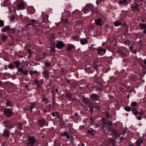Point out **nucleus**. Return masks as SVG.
I'll return each instance as SVG.
<instances>
[{
	"label": "nucleus",
	"instance_id": "obj_1",
	"mask_svg": "<svg viewBox=\"0 0 146 146\" xmlns=\"http://www.w3.org/2000/svg\"><path fill=\"white\" fill-rule=\"evenodd\" d=\"M3 123L6 127L9 129L13 128L15 125V124L14 123L7 121L3 122Z\"/></svg>",
	"mask_w": 146,
	"mask_h": 146
},
{
	"label": "nucleus",
	"instance_id": "obj_2",
	"mask_svg": "<svg viewBox=\"0 0 146 146\" xmlns=\"http://www.w3.org/2000/svg\"><path fill=\"white\" fill-rule=\"evenodd\" d=\"M3 113L6 116L9 117L12 115L13 113L12 109L5 108Z\"/></svg>",
	"mask_w": 146,
	"mask_h": 146
},
{
	"label": "nucleus",
	"instance_id": "obj_3",
	"mask_svg": "<svg viewBox=\"0 0 146 146\" xmlns=\"http://www.w3.org/2000/svg\"><path fill=\"white\" fill-rule=\"evenodd\" d=\"M27 140L29 141L28 144L29 145L33 146L35 144L36 142V141L34 138L33 137H29L27 139Z\"/></svg>",
	"mask_w": 146,
	"mask_h": 146
},
{
	"label": "nucleus",
	"instance_id": "obj_4",
	"mask_svg": "<svg viewBox=\"0 0 146 146\" xmlns=\"http://www.w3.org/2000/svg\"><path fill=\"white\" fill-rule=\"evenodd\" d=\"M64 45V44L62 41H58L57 42L55 47L57 49H61Z\"/></svg>",
	"mask_w": 146,
	"mask_h": 146
},
{
	"label": "nucleus",
	"instance_id": "obj_5",
	"mask_svg": "<svg viewBox=\"0 0 146 146\" xmlns=\"http://www.w3.org/2000/svg\"><path fill=\"white\" fill-rule=\"evenodd\" d=\"M43 69L44 70L42 72V74L44 76L45 78L48 79L49 75V73L48 70L46 69L45 67H43Z\"/></svg>",
	"mask_w": 146,
	"mask_h": 146
},
{
	"label": "nucleus",
	"instance_id": "obj_6",
	"mask_svg": "<svg viewBox=\"0 0 146 146\" xmlns=\"http://www.w3.org/2000/svg\"><path fill=\"white\" fill-rule=\"evenodd\" d=\"M97 50L98 51V54L101 56L104 54L106 51L105 49H103L101 47L98 48L97 49Z\"/></svg>",
	"mask_w": 146,
	"mask_h": 146
},
{
	"label": "nucleus",
	"instance_id": "obj_7",
	"mask_svg": "<svg viewBox=\"0 0 146 146\" xmlns=\"http://www.w3.org/2000/svg\"><path fill=\"white\" fill-rule=\"evenodd\" d=\"M95 24L98 26H102L103 24V22L101 18L95 19Z\"/></svg>",
	"mask_w": 146,
	"mask_h": 146
},
{
	"label": "nucleus",
	"instance_id": "obj_8",
	"mask_svg": "<svg viewBox=\"0 0 146 146\" xmlns=\"http://www.w3.org/2000/svg\"><path fill=\"white\" fill-rule=\"evenodd\" d=\"M11 134L10 131L7 129H4L3 133V135L5 137H9Z\"/></svg>",
	"mask_w": 146,
	"mask_h": 146
},
{
	"label": "nucleus",
	"instance_id": "obj_9",
	"mask_svg": "<svg viewBox=\"0 0 146 146\" xmlns=\"http://www.w3.org/2000/svg\"><path fill=\"white\" fill-rule=\"evenodd\" d=\"M67 45L66 50L68 52L71 51L72 49L75 48V45L69 43L67 44Z\"/></svg>",
	"mask_w": 146,
	"mask_h": 146
},
{
	"label": "nucleus",
	"instance_id": "obj_10",
	"mask_svg": "<svg viewBox=\"0 0 146 146\" xmlns=\"http://www.w3.org/2000/svg\"><path fill=\"white\" fill-rule=\"evenodd\" d=\"M34 82L37 87H40L43 83V81L42 79L40 80H35Z\"/></svg>",
	"mask_w": 146,
	"mask_h": 146
},
{
	"label": "nucleus",
	"instance_id": "obj_11",
	"mask_svg": "<svg viewBox=\"0 0 146 146\" xmlns=\"http://www.w3.org/2000/svg\"><path fill=\"white\" fill-rule=\"evenodd\" d=\"M35 103H30L28 105V110H30V112H32V109L34 108L35 106Z\"/></svg>",
	"mask_w": 146,
	"mask_h": 146
},
{
	"label": "nucleus",
	"instance_id": "obj_12",
	"mask_svg": "<svg viewBox=\"0 0 146 146\" xmlns=\"http://www.w3.org/2000/svg\"><path fill=\"white\" fill-rule=\"evenodd\" d=\"M38 124L40 126L42 127L44 125L45 121L44 119H41L38 121Z\"/></svg>",
	"mask_w": 146,
	"mask_h": 146
},
{
	"label": "nucleus",
	"instance_id": "obj_13",
	"mask_svg": "<svg viewBox=\"0 0 146 146\" xmlns=\"http://www.w3.org/2000/svg\"><path fill=\"white\" fill-rule=\"evenodd\" d=\"M18 7L21 9H23L25 7V5L23 2H21L18 4Z\"/></svg>",
	"mask_w": 146,
	"mask_h": 146
},
{
	"label": "nucleus",
	"instance_id": "obj_14",
	"mask_svg": "<svg viewBox=\"0 0 146 146\" xmlns=\"http://www.w3.org/2000/svg\"><path fill=\"white\" fill-rule=\"evenodd\" d=\"M80 42L82 45H84L87 43L88 40L85 38H82L80 40Z\"/></svg>",
	"mask_w": 146,
	"mask_h": 146
},
{
	"label": "nucleus",
	"instance_id": "obj_15",
	"mask_svg": "<svg viewBox=\"0 0 146 146\" xmlns=\"http://www.w3.org/2000/svg\"><path fill=\"white\" fill-rule=\"evenodd\" d=\"M91 99H93L94 100H97L98 98V97L97 94H92L90 96Z\"/></svg>",
	"mask_w": 146,
	"mask_h": 146
},
{
	"label": "nucleus",
	"instance_id": "obj_16",
	"mask_svg": "<svg viewBox=\"0 0 146 146\" xmlns=\"http://www.w3.org/2000/svg\"><path fill=\"white\" fill-rule=\"evenodd\" d=\"M10 30V28L9 27L6 26L1 30V31L2 32H5L6 31H9Z\"/></svg>",
	"mask_w": 146,
	"mask_h": 146
},
{
	"label": "nucleus",
	"instance_id": "obj_17",
	"mask_svg": "<svg viewBox=\"0 0 146 146\" xmlns=\"http://www.w3.org/2000/svg\"><path fill=\"white\" fill-rule=\"evenodd\" d=\"M86 7L89 11H93L94 9V6L92 4H90L87 5Z\"/></svg>",
	"mask_w": 146,
	"mask_h": 146
},
{
	"label": "nucleus",
	"instance_id": "obj_18",
	"mask_svg": "<svg viewBox=\"0 0 146 146\" xmlns=\"http://www.w3.org/2000/svg\"><path fill=\"white\" fill-rule=\"evenodd\" d=\"M143 142V139L141 138L138 139L136 142V145L137 146H140L141 144Z\"/></svg>",
	"mask_w": 146,
	"mask_h": 146
},
{
	"label": "nucleus",
	"instance_id": "obj_19",
	"mask_svg": "<svg viewBox=\"0 0 146 146\" xmlns=\"http://www.w3.org/2000/svg\"><path fill=\"white\" fill-rule=\"evenodd\" d=\"M131 10L133 11H138L139 10L138 6L136 5L135 6H132L131 7Z\"/></svg>",
	"mask_w": 146,
	"mask_h": 146
},
{
	"label": "nucleus",
	"instance_id": "obj_20",
	"mask_svg": "<svg viewBox=\"0 0 146 146\" xmlns=\"http://www.w3.org/2000/svg\"><path fill=\"white\" fill-rule=\"evenodd\" d=\"M114 23V26L116 27L120 26L122 25V22H121L120 21H115Z\"/></svg>",
	"mask_w": 146,
	"mask_h": 146
},
{
	"label": "nucleus",
	"instance_id": "obj_21",
	"mask_svg": "<svg viewBox=\"0 0 146 146\" xmlns=\"http://www.w3.org/2000/svg\"><path fill=\"white\" fill-rule=\"evenodd\" d=\"M7 36L5 34H3L1 35V40L4 42L6 41V40L7 38Z\"/></svg>",
	"mask_w": 146,
	"mask_h": 146
},
{
	"label": "nucleus",
	"instance_id": "obj_22",
	"mask_svg": "<svg viewBox=\"0 0 146 146\" xmlns=\"http://www.w3.org/2000/svg\"><path fill=\"white\" fill-rule=\"evenodd\" d=\"M132 110L133 111V114L135 116V117H136L137 115L139 113V112L137 110V109H135L134 108H132Z\"/></svg>",
	"mask_w": 146,
	"mask_h": 146
},
{
	"label": "nucleus",
	"instance_id": "obj_23",
	"mask_svg": "<svg viewBox=\"0 0 146 146\" xmlns=\"http://www.w3.org/2000/svg\"><path fill=\"white\" fill-rule=\"evenodd\" d=\"M88 107L90 108V111L92 112L93 111V109L94 107V105L92 103H89Z\"/></svg>",
	"mask_w": 146,
	"mask_h": 146
},
{
	"label": "nucleus",
	"instance_id": "obj_24",
	"mask_svg": "<svg viewBox=\"0 0 146 146\" xmlns=\"http://www.w3.org/2000/svg\"><path fill=\"white\" fill-rule=\"evenodd\" d=\"M139 26L142 29H144L146 28V25L145 23H142L139 24Z\"/></svg>",
	"mask_w": 146,
	"mask_h": 146
},
{
	"label": "nucleus",
	"instance_id": "obj_25",
	"mask_svg": "<svg viewBox=\"0 0 146 146\" xmlns=\"http://www.w3.org/2000/svg\"><path fill=\"white\" fill-rule=\"evenodd\" d=\"M112 132L115 135L116 137H120V135L118 134V132L115 129H113Z\"/></svg>",
	"mask_w": 146,
	"mask_h": 146
},
{
	"label": "nucleus",
	"instance_id": "obj_26",
	"mask_svg": "<svg viewBox=\"0 0 146 146\" xmlns=\"http://www.w3.org/2000/svg\"><path fill=\"white\" fill-rule=\"evenodd\" d=\"M13 63L15 64L16 68H18L19 67L20 64V62L18 60L14 61Z\"/></svg>",
	"mask_w": 146,
	"mask_h": 146
},
{
	"label": "nucleus",
	"instance_id": "obj_27",
	"mask_svg": "<svg viewBox=\"0 0 146 146\" xmlns=\"http://www.w3.org/2000/svg\"><path fill=\"white\" fill-rule=\"evenodd\" d=\"M6 102L5 103L7 106H10L11 107H12V105L11 104V102L9 101L8 100H5Z\"/></svg>",
	"mask_w": 146,
	"mask_h": 146
},
{
	"label": "nucleus",
	"instance_id": "obj_28",
	"mask_svg": "<svg viewBox=\"0 0 146 146\" xmlns=\"http://www.w3.org/2000/svg\"><path fill=\"white\" fill-rule=\"evenodd\" d=\"M139 112V115H144L145 114V111L143 109H141L140 110V111Z\"/></svg>",
	"mask_w": 146,
	"mask_h": 146
},
{
	"label": "nucleus",
	"instance_id": "obj_29",
	"mask_svg": "<svg viewBox=\"0 0 146 146\" xmlns=\"http://www.w3.org/2000/svg\"><path fill=\"white\" fill-rule=\"evenodd\" d=\"M105 124H106L108 125V127H112V123L111 121L110 122H106L105 123Z\"/></svg>",
	"mask_w": 146,
	"mask_h": 146
},
{
	"label": "nucleus",
	"instance_id": "obj_30",
	"mask_svg": "<svg viewBox=\"0 0 146 146\" xmlns=\"http://www.w3.org/2000/svg\"><path fill=\"white\" fill-rule=\"evenodd\" d=\"M125 110L129 112L131 110V108L130 107L126 106L125 107Z\"/></svg>",
	"mask_w": 146,
	"mask_h": 146
},
{
	"label": "nucleus",
	"instance_id": "obj_31",
	"mask_svg": "<svg viewBox=\"0 0 146 146\" xmlns=\"http://www.w3.org/2000/svg\"><path fill=\"white\" fill-rule=\"evenodd\" d=\"M44 64L46 67H49L51 65V63L49 62H46L44 63Z\"/></svg>",
	"mask_w": 146,
	"mask_h": 146
},
{
	"label": "nucleus",
	"instance_id": "obj_32",
	"mask_svg": "<svg viewBox=\"0 0 146 146\" xmlns=\"http://www.w3.org/2000/svg\"><path fill=\"white\" fill-rule=\"evenodd\" d=\"M83 11L84 12V13H87L89 11L87 7H86V8L85 9H83Z\"/></svg>",
	"mask_w": 146,
	"mask_h": 146
},
{
	"label": "nucleus",
	"instance_id": "obj_33",
	"mask_svg": "<svg viewBox=\"0 0 146 146\" xmlns=\"http://www.w3.org/2000/svg\"><path fill=\"white\" fill-rule=\"evenodd\" d=\"M98 66L96 63H94L93 66L92 67L93 68H94L95 69H97L98 68Z\"/></svg>",
	"mask_w": 146,
	"mask_h": 146
},
{
	"label": "nucleus",
	"instance_id": "obj_34",
	"mask_svg": "<svg viewBox=\"0 0 146 146\" xmlns=\"http://www.w3.org/2000/svg\"><path fill=\"white\" fill-rule=\"evenodd\" d=\"M8 66V68L10 69H13V68L14 67V65L12 64H9Z\"/></svg>",
	"mask_w": 146,
	"mask_h": 146
},
{
	"label": "nucleus",
	"instance_id": "obj_35",
	"mask_svg": "<svg viewBox=\"0 0 146 146\" xmlns=\"http://www.w3.org/2000/svg\"><path fill=\"white\" fill-rule=\"evenodd\" d=\"M137 105V103L135 102H132L131 103V105L132 107L136 106Z\"/></svg>",
	"mask_w": 146,
	"mask_h": 146
},
{
	"label": "nucleus",
	"instance_id": "obj_36",
	"mask_svg": "<svg viewBox=\"0 0 146 146\" xmlns=\"http://www.w3.org/2000/svg\"><path fill=\"white\" fill-rule=\"evenodd\" d=\"M119 3L120 4H121L122 3H125L127 4V0H122L120 1H119Z\"/></svg>",
	"mask_w": 146,
	"mask_h": 146
},
{
	"label": "nucleus",
	"instance_id": "obj_37",
	"mask_svg": "<svg viewBox=\"0 0 146 146\" xmlns=\"http://www.w3.org/2000/svg\"><path fill=\"white\" fill-rule=\"evenodd\" d=\"M94 131V130L93 129V130H88V131H87V132L88 133H90L92 135H94V134L93 133V131Z\"/></svg>",
	"mask_w": 146,
	"mask_h": 146
},
{
	"label": "nucleus",
	"instance_id": "obj_38",
	"mask_svg": "<svg viewBox=\"0 0 146 146\" xmlns=\"http://www.w3.org/2000/svg\"><path fill=\"white\" fill-rule=\"evenodd\" d=\"M124 43L125 45L129 46L130 44V42L129 40H127L124 41Z\"/></svg>",
	"mask_w": 146,
	"mask_h": 146
},
{
	"label": "nucleus",
	"instance_id": "obj_39",
	"mask_svg": "<svg viewBox=\"0 0 146 146\" xmlns=\"http://www.w3.org/2000/svg\"><path fill=\"white\" fill-rule=\"evenodd\" d=\"M4 21L0 19V26L1 27H2L4 26Z\"/></svg>",
	"mask_w": 146,
	"mask_h": 146
},
{
	"label": "nucleus",
	"instance_id": "obj_40",
	"mask_svg": "<svg viewBox=\"0 0 146 146\" xmlns=\"http://www.w3.org/2000/svg\"><path fill=\"white\" fill-rule=\"evenodd\" d=\"M28 72V70H27L26 69H25V71H23L22 73L25 75H26L27 74Z\"/></svg>",
	"mask_w": 146,
	"mask_h": 146
},
{
	"label": "nucleus",
	"instance_id": "obj_41",
	"mask_svg": "<svg viewBox=\"0 0 146 146\" xmlns=\"http://www.w3.org/2000/svg\"><path fill=\"white\" fill-rule=\"evenodd\" d=\"M17 128L18 129L20 130H21L22 128L21 125L20 124H18L17 126Z\"/></svg>",
	"mask_w": 146,
	"mask_h": 146
},
{
	"label": "nucleus",
	"instance_id": "obj_42",
	"mask_svg": "<svg viewBox=\"0 0 146 146\" xmlns=\"http://www.w3.org/2000/svg\"><path fill=\"white\" fill-rule=\"evenodd\" d=\"M50 50L51 52L54 53L55 52V48L54 47L51 48Z\"/></svg>",
	"mask_w": 146,
	"mask_h": 146
},
{
	"label": "nucleus",
	"instance_id": "obj_43",
	"mask_svg": "<svg viewBox=\"0 0 146 146\" xmlns=\"http://www.w3.org/2000/svg\"><path fill=\"white\" fill-rule=\"evenodd\" d=\"M68 134V133L67 132H65L63 133H62L61 134L62 136H66Z\"/></svg>",
	"mask_w": 146,
	"mask_h": 146
},
{
	"label": "nucleus",
	"instance_id": "obj_44",
	"mask_svg": "<svg viewBox=\"0 0 146 146\" xmlns=\"http://www.w3.org/2000/svg\"><path fill=\"white\" fill-rule=\"evenodd\" d=\"M135 117L137 118V119L139 120H141L142 119L141 115H139V116H136V117Z\"/></svg>",
	"mask_w": 146,
	"mask_h": 146
},
{
	"label": "nucleus",
	"instance_id": "obj_45",
	"mask_svg": "<svg viewBox=\"0 0 146 146\" xmlns=\"http://www.w3.org/2000/svg\"><path fill=\"white\" fill-rule=\"evenodd\" d=\"M17 70L21 72H22L23 71V68H18Z\"/></svg>",
	"mask_w": 146,
	"mask_h": 146
},
{
	"label": "nucleus",
	"instance_id": "obj_46",
	"mask_svg": "<svg viewBox=\"0 0 146 146\" xmlns=\"http://www.w3.org/2000/svg\"><path fill=\"white\" fill-rule=\"evenodd\" d=\"M42 101L44 102V103H47V100L45 98H43L42 99Z\"/></svg>",
	"mask_w": 146,
	"mask_h": 146
},
{
	"label": "nucleus",
	"instance_id": "obj_47",
	"mask_svg": "<svg viewBox=\"0 0 146 146\" xmlns=\"http://www.w3.org/2000/svg\"><path fill=\"white\" fill-rule=\"evenodd\" d=\"M31 12L32 13H34L35 12V10L34 9V8L31 7Z\"/></svg>",
	"mask_w": 146,
	"mask_h": 146
},
{
	"label": "nucleus",
	"instance_id": "obj_48",
	"mask_svg": "<svg viewBox=\"0 0 146 146\" xmlns=\"http://www.w3.org/2000/svg\"><path fill=\"white\" fill-rule=\"evenodd\" d=\"M10 30V31H11V33H14L15 31V29H13V28L11 29V30Z\"/></svg>",
	"mask_w": 146,
	"mask_h": 146
},
{
	"label": "nucleus",
	"instance_id": "obj_49",
	"mask_svg": "<svg viewBox=\"0 0 146 146\" xmlns=\"http://www.w3.org/2000/svg\"><path fill=\"white\" fill-rule=\"evenodd\" d=\"M66 96L69 98H70L71 97V94H66Z\"/></svg>",
	"mask_w": 146,
	"mask_h": 146
},
{
	"label": "nucleus",
	"instance_id": "obj_50",
	"mask_svg": "<svg viewBox=\"0 0 146 146\" xmlns=\"http://www.w3.org/2000/svg\"><path fill=\"white\" fill-rule=\"evenodd\" d=\"M101 1V0H97L96 1V3L98 5H99Z\"/></svg>",
	"mask_w": 146,
	"mask_h": 146
},
{
	"label": "nucleus",
	"instance_id": "obj_51",
	"mask_svg": "<svg viewBox=\"0 0 146 146\" xmlns=\"http://www.w3.org/2000/svg\"><path fill=\"white\" fill-rule=\"evenodd\" d=\"M27 25H31L34 27L35 26V25H34L33 24V23H32V22H31L29 24H27Z\"/></svg>",
	"mask_w": 146,
	"mask_h": 146
},
{
	"label": "nucleus",
	"instance_id": "obj_52",
	"mask_svg": "<svg viewBox=\"0 0 146 146\" xmlns=\"http://www.w3.org/2000/svg\"><path fill=\"white\" fill-rule=\"evenodd\" d=\"M133 46H131L129 47V48L131 52H133L132 51L133 50Z\"/></svg>",
	"mask_w": 146,
	"mask_h": 146
},
{
	"label": "nucleus",
	"instance_id": "obj_53",
	"mask_svg": "<svg viewBox=\"0 0 146 146\" xmlns=\"http://www.w3.org/2000/svg\"><path fill=\"white\" fill-rule=\"evenodd\" d=\"M28 65V63H25V64L23 65V67H26Z\"/></svg>",
	"mask_w": 146,
	"mask_h": 146
},
{
	"label": "nucleus",
	"instance_id": "obj_54",
	"mask_svg": "<svg viewBox=\"0 0 146 146\" xmlns=\"http://www.w3.org/2000/svg\"><path fill=\"white\" fill-rule=\"evenodd\" d=\"M66 138L67 139H69L70 138V136L68 134L66 136Z\"/></svg>",
	"mask_w": 146,
	"mask_h": 146
},
{
	"label": "nucleus",
	"instance_id": "obj_55",
	"mask_svg": "<svg viewBox=\"0 0 146 146\" xmlns=\"http://www.w3.org/2000/svg\"><path fill=\"white\" fill-rule=\"evenodd\" d=\"M32 22V23H34L35 22V21L34 19H33L31 21V22Z\"/></svg>",
	"mask_w": 146,
	"mask_h": 146
},
{
	"label": "nucleus",
	"instance_id": "obj_56",
	"mask_svg": "<svg viewBox=\"0 0 146 146\" xmlns=\"http://www.w3.org/2000/svg\"><path fill=\"white\" fill-rule=\"evenodd\" d=\"M52 115L53 117H54L55 116V113L54 112H53L52 113Z\"/></svg>",
	"mask_w": 146,
	"mask_h": 146
},
{
	"label": "nucleus",
	"instance_id": "obj_57",
	"mask_svg": "<svg viewBox=\"0 0 146 146\" xmlns=\"http://www.w3.org/2000/svg\"><path fill=\"white\" fill-rule=\"evenodd\" d=\"M133 53H134V54H136L137 53L136 51L135 50H133L132 51Z\"/></svg>",
	"mask_w": 146,
	"mask_h": 146
},
{
	"label": "nucleus",
	"instance_id": "obj_58",
	"mask_svg": "<svg viewBox=\"0 0 146 146\" xmlns=\"http://www.w3.org/2000/svg\"><path fill=\"white\" fill-rule=\"evenodd\" d=\"M33 72L35 74H36L38 72L36 70H34L33 71Z\"/></svg>",
	"mask_w": 146,
	"mask_h": 146
},
{
	"label": "nucleus",
	"instance_id": "obj_59",
	"mask_svg": "<svg viewBox=\"0 0 146 146\" xmlns=\"http://www.w3.org/2000/svg\"><path fill=\"white\" fill-rule=\"evenodd\" d=\"M33 73V71H31L30 72V73L31 74H32Z\"/></svg>",
	"mask_w": 146,
	"mask_h": 146
},
{
	"label": "nucleus",
	"instance_id": "obj_60",
	"mask_svg": "<svg viewBox=\"0 0 146 146\" xmlns=\"http://www.w3.org/2000/svg\"><path fill=\"white\" fill-rule=\"evenodd\" d=\"M28 52L30 54H31V50H30V49H29L28 50Z\"/></svg>",
	"mask_w": 146,
	"mask_h": 146
},
{
	"label": "nucleus",
	"instance_id": "obj_61",
	"mask_svg": "<svg viewBox=\"0 0 146 146\" xmlns=\"http://www.w3.org/2000/svg\"><path fill=\"white\" fill-rule=\"evenodd\" d=\"M78 115V113H75V115H74L76 116H77Z\"/></svg>",
	"mask_w": 146,
	"mask_h": 146
},
{
	"label": "nucleus",
	"instance_id": "obj_62",
	"mask_svg": "<svg viewBox=\"0 0 146 146\" xmlns=\"http://www.w3.org/2000/svg\"><path fill=\"white\" fill-rule=\"evenodd\" d=\"M2 83V82L0 80V86H1V84Z\"/></svg>",
	"mask_w": 146,
	"mask_h": 146
},
{
	"label": "nucleus",
	"instance_id": "obj_63",
	"mask_svg": "<svg viewBox=\"0 0 146 146\" xmlns=\"http://www.w3.org/2000/svg\"><path fill=\"white\" fill-rule=\"evenodd\" d=\"M144 63L145 65H146V59L144 61Z\"/></svg>",
	"mask_w": 146,
	"mask_h": 146
},
{
	"label": "nucleus",
	"instance_id": "obj_64",
	"mask_svg": "<svg viewBox=\"0 0 146 146\" xmlns=\"http://www.w3.org/2000/svg\"><path fill=\"white\" fill-rule=\"evenodd\" d=\"M143 32L144 33H146V30L145 29V30H144L143 31Z\"/></svg>",
	"mask_w": 146,
	"mask_h": 146
}]
</instances>
